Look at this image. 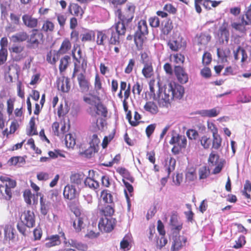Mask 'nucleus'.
<instances>
[{"mask_svg":"<svg viewBox=\"0 0 251 251\" xmlns=\"http://www.w3.org/2000/svg\"><path fill=\"white\" fill-rule=\"evenodd\" d=\"M126 29L123 24L116 23L115 26L102 31H98L97 43L105 46L106 44L116 45L119 44V35H124Z\"/></svg>","mask_w":251,"mask_h":251,"instance_id":"nucleus-1","label":"nucleus"},{"mask_svg":"<svg viewBox=\"0 0 251 251\" xmlns=\"http://www.w3.org/2000/svg\"><path fill=\"white\" fill-rule=\"evenodd\" d=\"M154 82L150 81L149 83L150 93L151 95H153V100H157L158 104L161 107H168L170 105V95L167 93V88H165L163 93V88L161 87L160 83L158 82V91L157 94H155L154 88Z\"/></svg>","mask_w":251,"mask_h":251,"instance_id":"nucleus-2","label":"nucleus"},{"mask_svg":"<svg viewBox=\"0 0 251 251\" xmlns=\"http://www.w3.org/2000/svg\"><path fill=\"white\" fill-rule=\"evenodd\" d=\"M127 10L126 14H123L121 9H118L115 11V15L119 21L116 23L123 24L124 29L126 30V26L130 23L134 17L135 7L134 5L127 4Z\"/></svg>","mask_w":251,"mask_h":251,"instance_id":"nucleus-3","label":"nucleus"},{"mask_svg":"<svg viewBox=\"0 0 251 251\" xmlns=\"http://www.w3.org/2000/svg\"><path fill=\"white\" fill-rule=\"evenodd\" d=\"M148 34L147 22L144 20H141L138 23L137 28L134 35V42L137 47L143 46L145 36Z\"/></svg>","mask_w":251,"mask_h":251,"instance_id":"nucleus-4","label":"nucleus"},{"mask_svg":"<svg viewBox=\"0 0 251 251\" xmlns=\"http://www.w3.org/2000/svg\"><path fill=\"white\" fill-rule=\"evenodd\" d=\"M38 31L37 29H33L31 34L28 35L26 41V47L27 48L33 50L38 48L40 45L39 39L43 38V34L42 33H38Z\"/></svg>","mask_w":251,"mask_h":251,"instance_id":"nucleus-5","label":"nucleus"},{"mask_svg":"<svg viewBox=\"0 0 251 251\" xmlns=\"http://www.w3.org/2000/svg\"><path fill=\"white\" fill-rule=\"evenodd\" d=\"M167 93L170 95V99H180L184 94V88L178 84L171 82L168 85Z\"/></svg>","mask_w":251,"mask_h":251,"instance_id":"nucleus-6","label":"nucleus"},{"mask_svg":"<svg viewBox=\"0 0 251 251\" xmlns=\"http://www.w3.org/2000/svg\"><path fill=\"white\" fill-rule=\"evenodd\" d=\"M116 220L115 218H100L98 226L101 231L110 232L114 228Z\"/></svg>","mask_w":251,"mask_h":251,"instance_id":"nucleus-7","label":"nucleus"},{"mask_svg":"<svg viewBox=\"0 0 251 251\" xmlns=\"http://www.w3.org/2000/svg\"><path fill=\"white\" fill-rule=\"evenodd\" d=\"M172 240L171 251H178L185 245L187 238L183 236L176 235L173 236Z\"/></svg>","mask_w":251,"mask_h":251,"instance_id":"nucleus-8","label":"nucleus"},{"mask_svg":"<svg viewBox=\"0 0 251 251\" xmlns=\"http://www.w3.org/2000/svg\"><path fill=\"white\" fill-rule=\"evenodd\" d=\"M79 192L73 185L68 184L64 189L63 195L65 199L72 200L77 198Z\"/></svg>","mask_w":251,"mask_h":251,"instance_id":"nucleus-9","label":"nucleus"},{"mask_svg":"<svg viewBox=\"0 0 251 251\" xmlns=\"http://www.w3.org/2000/svg\"><path fill=\"white\" fill-rule=\"evenodd\" d=\"M69 79L65 76H62L57 78L56 85L58 90L63 93L68 92L70 89L69 85Z\"/></svg>","mask_w":251,"mask_h":251,"instance_id":"nucleus-10","label":"nucleus"},{"mask_svg":"<svg viewBox=\"0 0 251 251\" xmlns=\"http://www.w3.org/2000/svg\"><path fill=\"white\" fill-rule=\"evenodd\" d=\"M78 84L82 93H87L89 90L90 82L86 79L84 73H81L77 76Z\"/></svg>","mask_w":251,"mask_h":251,"instance_id":"nucleus-11","label":"nucleus"},{"mask_svg":"<svg viewBox=\"0 0 251 251\" xmlns=\"http://www.w3.org/2000/svg\"><path fill=\"white\" fill-rule=\"evenodd\" d=\"M174 73L177 80L180 83L182 84H185L188 81V75L185 72L182 67L179 66H175L174 69Z\"/></svg>","mask_w":251,"mask_h":251,"instance_id":"nucleus-12","label":"nucleus"},{"mask_svg":"<svg viewBox=\"0 0 251 251\" xmlns=\"http://www.w3.org/2000/svg\"><path fill=\"white\" fill-rule=\"evenodd\" d=\"M24 24L30 28L36 29L38 25V19L32 17L31 15L25 14L22 16Z\"/></svg>","mask_w":251,"mask_h":251,"instance_id":"nucleus-13","label":"nucleus"},{"mask_svg":"<svg viewBox=\"0 0 251 251\" xmlns=\"http://www.w3.org/2000/svg\"><path fill=\"white\" fill-rule=\"evenodd\" d=\"M170 225L172 226V229L177 232H179L182 228V223L178 220L177 214L175 211L172 213Z\"/></svg>","mask_w":251,"mask_h":251,"instance_id":"nucleus-14","label":"nucleus"},{"mask_svg":"<svg viewBox=\"0 0 251 251\" xmlns=\"http://www.w3.org/2000/svg\"><path fill=\"white\" fill-rule=\"evenodd\" d=\"M46 241L45 246L48 248L58 246L61 243L60 236L57 234L48 236L46 239Z\"/></svg>","mask_w":251,"mask_h":251,"instance_id":"nucleus-15","label":"nucleus"},{"mask_svg":"<svg viewBox=\"0 0 251 251\" xmlns=\"http://www.w3.org/2000/svg\"><path fill=\"white\" fill-rule=\"evenodd\" d=\"M24 216V223L28 227H32L35 226V215L33 211H25L23 215Z\"/></svg>","mask_w":251,"mask_h":251,"instance_id":"nucleus-16","label":"nucleus"},{"mask_svg":"<svg viewBox=\"0 0 251 251\" xmlns=\"http://www.w3.org/2000/svg\"><path fill=\"white\" fill-rule=\"evenodd\" d=\"M114 212V204H106L100 209V214L101 218L105 217V218H113L112 216Z\"/></svg>","mask_w":251,"mask_h":251,"instance_id":"nucleus-17","label":"nucleus"},{"mask_svg":"<svg viewBox=\"0 0 251 251\" xmlns=\"http://www.w3.org/2000/svg\"><path fill=\"white\" fill-rule=\"evenodd\" d=\"M220 113V110L217 108H214L211 109L201 110L197 111L196 114L201 115L202 117H215Z\"/></svg>","mask_w":251,"mask_h":251,"instance_id":"nucleus-18","label":"nucleus"},{"mask_svg":"<svg viewBox=\"0 0 251 251\" xmlns=\"http://www.w3.org/2000/svg\"><path fill=\"white\" fill-rule=\"evenodd\" d=\"M251 25V19H246L245 16H243L239 23H233L232 26L236 30L243 31L245 29V25Z\"/></svg>","mask_w":251,"mask_h":251,"instance_id":"nucleus-19","label":"nucleus"},{"mask_svg":"<svg viewBox=\"0 0 251 251\" xmlns=\"http://www.w3.org/2000/svg\"><path fill=\"white\" fill-rule=\"evenodd\" d=\"M229 33L228 29L226 27H221L219 30L218 37L219 42L221 44H224V41L226 43L229 40Z\"/></svg>","mask_w":251,"mask_h":251,"instance_id":"nucleus-20","label":"nucleus"},{"mask_svg":"<svg viewBox=\"0 0 251 251\" xmlns=\"http://www.w3.org/2000/svg\"><path fill=\"white\" fill-rule=\"evenodd\" d=\"M213 140L212 148L215 150H218L221 146L222 138L218 133L217 129L214 127V130H212Z\"/></svg>","mask_w":251,"mask_h":251,"instance_id":"nucleus-21","label":"nucleus"},{"mask_svg":"<svg viewBox=\"0 0 251 251\" xmlns=\"http://www.w3.org/2000/svg\"><path fill=\"white\" fill-rule=\"evenodd\" d=\"M176 164V160L173 157H170L169 161V165L166 163V165L167 166L166 168V171L167 172V177H163L161 179V183L163 184L164 182H166L167 181V177H169L171 172H172L175 169Z\"/></svg>","mask_w":251,"mask_h":251,"instance_id":"nucleus-22","label":"nucleus"},{"mask_svg":"<svg viewBox=\"0 0 251 251\" xmlns=\"http://www.w3.org/2000/svg\"><path fill=\"white\" fill-rule=\"evenodd\" d=\"M69 12L74 16L81 17L83 11L81 7L77 4L71 3L68 7Z\"/></svg>","mask_w":251,"mask_h":251,"instance_id":"nucleus-23","label":"nucleus"},{"mask_svg":"<svg viewBox=\"0 0 251 251\" xmlns=\"http://www.w3.org/2000/svg\"><path fill=\"white\" fill-rule=\"evenodd\" d=\"M123 182L124 184V185L126 187V189L124 190L125 195V197L126 198V200L127 201V205L128 208H130L131 204L130 202V198L129 197L127 194V191L128 192V193L130 194V196H132V193L133 192V187L131 184H130L129 182L126 181L124 179H123Z\"/></svg>","mask_w":251,"mask_h":251,"instance_id":"nucleus-24","label":"nucleus"},{"mask_svg":"<svg viewBox=\"0 0 251 251\" xmlns=\"http://www.w3.org/2000/svg\"><path fill=\"white\" fill-rule=\"evenodd\" d=\"M28 35L25 31H21L13 35L11 40L14 43L23 42L27 41Z\"/></svg>","mask_w":251,"mask_h":251,"instance_id":"nucleus-25","label":"nucleus"},{"mask_svg":"<svg viewBox=\"0 0 251 251\" xmlns=\"http://www.w3.org/2000/svg\"><path fill=\"white\" fill-rule=\"evenodd\" d=\"M40 204L41 214L44 216L46 215L49 210L50 205V202L46 201V200L44 199L43 195H40Z\"/></svg>","mask_w":251,"mask_h":251,"instance_id":"nucleus-26","label":"nucleus"},{"mask_svg":"<svg viewBox=\"0 0 251 251\" xmlns=\"http://www.w3.org/2000/svg\"><path fill=\"white\" fill-rule=\"evenodd\" d=\"M25 161L23 157L22 156H14L11 157L8 161V163L10 165L17 166L21 167L25 164Z\"/></svg>","mask_w":251,"mask_h":251,"instance_id":"nucleus-27","label":"nucleus"},{"mask_svg":"<svg viewBox=\"0 0 251 251\" xmlns=\"http://www.w3.org/2000/svg\"><path fill=\"white\" fill-rule=\"evenodd\" d=\"M144 68L142 71L143 75L146 78L151 77L153 71L152 62L144 64Z\"/></svg>","mask_w":251,"mask_h":251,"instance_id":"nucleus-28","label":"nucleus"},{"mask_svg":"<svg viewBox=\"0 0 251 251\" xmlns=\"http://www.w3.org/2000/svg\"><path fill=\"white\" fill-rule=\"evenodd\" d=\"M0 193L3 198L7 201L10 200L12 198L11 190L7 188V185L0 184Z\"/></svg>","mask_w":251,"mask_h":251,"instance_id":"nucleus-29","label":"nucleus"},{"mask_svg":"<svg viewBox=\"0 0 251 251\" xmlns=\"http://www.w3.org/2000/svg\"><path fill=\"white\" fill-rule=\"evenodd\" d=\"M100 196L103 201L107 204H114L113 203V196L108 190H103L101 192Z\"/></svg>","mask_w":251,"mask_h":251,"instance_id":"nucleus-30","label":"nucleus"},{"mask_svg":"<svg viewBox=\"0 0 251 251\" xmlns=\"http://www.w3.org/2000/svg\"><path fill=\"white\" fill-rule=\"evenodd\" d=\"M71 48V44L68 39L64 40L61 44V47L57 51V54L66 53Z\"/></svg>","mask_w":251,"mask_h":251,"instance_id":"nucleus-31","label":"nucleus"},{"mask_svg":"<svg viewBox=\"0 0 251 251\" xmlns=\"http://www.w3.org/2000/svg\"><path fill=\"white\" fill-rule=\"evenodd\" d=\"M146 111L152 114H156L158 110L156 104L152 101L147 102L144 106Z\"/></svg>","mask_w":251,"mask_h":251,"instance_id":"nucleus-32","label":"nucleus"},{"mask_svg":"<svg viewBox=\"0 0 251 251\" xmlns=\"http://www.w3.org/2000/svg\"><path fill=\"white\" fill-rule=\"evenodd\" d=\"M83 177V173H75L71 175L70 180L71 183L78 185L81 183Z\"/></svg>","mask_w":251,"mask_h":251,"instance_id":"nucleus-33","label":"nucleus"},{"mask_svg":"<svg viewBox=\"0 0 251 251\" xmlns=\"http://www.w3.org/2000/svg\"><path fill=\"white\" fill-rule=\"evenodd\" d=\"M71 57L69 55H65L60 61L59 69L60 72H64L67 68L69 61Z\"/></svg>","mask_w":251,"mask_h":251,"instance_id":"nucleus-34","label":"nucleus"},{"mask_svg":"<svg viewBox=\"0 0 251 251\" xmlns=\"http://www.w3.org/2000/svg\"><path fill=\"white\" fill-rule=\"evenodd\" d=\"M83 219L81 217H78L73 222V226L76 232H79L83 228Z\"/></svg>","mask_w":251,"mask_h":251,"instance_id":"nucleus-35","label":"nucleus"},{"mask_svg":"<svg viewBox=\"0 0 251 251\" xmlns=\"http://www.w3.org/2000/svg\"><path fill=\"white\" fill-rule=\"evenodd\" d=\"M84 184L86 186H88L90 188L94 189H97L99 187V182L90 177H87L85 179Z\"/></svg>","mask_w":251,"mask_h":251,"instance_id":"nucleus-36","label":"nucleus"},{"mask_svg":"<svg viewBox=\"0 0 251 251\" xmlns=\"http://www.w3.org/2000/svg\"><path fill=\"white\" fill-rule=\"evenodd\" d=\"M65 142L68 148H73L75 145V140L71 134H68L66 135Z\"/></svg>","mask_w":251,"mask_h":251,"instance_id":"nucleus-37","label":"nucleus"},{"mask_svg":"<svg viewBox=\"0 0 251 251\" xmlns=\"http://www.w3.org/2000/svg\"><path fill=\"white\" fill-rule=\"evenodd\" d=\"M96 109L97 110V114L100 115L102 116L106 117L107 111L106 108L101 103H98L96 105Z\"/></svg>","mask_w":251,"mask_h":251,"instance_id":"nucleus-38","label":"nucleus"},{"mask_svg":"<svg viewBox=\"0 0 251 251\" xmlns=\"http://www.w3.org/2000/svg\"><path fill=\"white\" fill-rule=\"evenodd\" d=\"M4 239L6 240H11L15 238L13 232V229L6 226L4 229Z\"/></svg>","mask_w":251,"mask_h":251,"instance_id":"nucleus-39","label":"nucleus"},{"mask_svg":"<svg viewBox=\"0 0 251 251\" xmlns=\"http://www.w3.org/2000/svg\"><path fill=\"white\" fill-rule=\"evenodd\" d=\"M54 27V24L51 21L47 20L43 25L42 30L45 32H51L53 30Z\"/></svg>","mask_w":251,"mask_h":251,"instance_id":"nucleus-40","label":"nucleus"},{"mask_svg":"<svg viewBox=\"0 0 251 251\" xmlns=\"http://www.w3.org/2000/svg\"><path fill=\"white\" fill-rule=\"evenodd\" d=\"M173 28V26L172 25V22L170 21H168L165 22L164 25L162 27L161 32L164 35H167L171 32Z\"/></svg>","mask_w":251,"mask_h":251,"instance_id":"nucleus-41","label":"nucleus"},{"mask_svg":"<svg viewBox=\"0 0 251 251\" xmlns=\"http://www.w3.org/2000/svg\"><path fill=\"white\" fill-rule=\"evenodd\" d=\"M201 144L203 147L204 149H208L210 145L211 140L209 137H208L207 136H203L200 139Z\"/></svg>","mask_w":251,"mask_h":251,"instance_id":"nucleus-42","label":"nucleus"},{"mask_svg":"<svg viewBox=\"0 0 251 251\" xmlns=\"http://www.w3.org/2000/svg\"><path fill=\"white\" fill-rule=\"evenodd\" d=\"M199 173L200 179H203L206 178L210 174V171L209 169H207L206 166H204L200 169Z\"/></svg>","mask_w":251,"mask_h":251,"instance_id":"nucleus-43","label":"nucleus"},{"mask_svg":"<svg viewBox=\"0 0 251 251\" xmlns=\"http://www.w3.org/2000/svg\"><path fill=\"white\" fill-rule=\"evenodd\" d=\"M211 36L209 34H201L199 38V44L206 45L211 40Z\"/></svg>","mask_w":251,"mask_h":251,"instance_id":"nucleus-44","label":"nucleus"},{"mask_svg":"<svg viewBox=\"0 0 251 251\" xmlns=\"http://www.w3.org/2000/svg\"><path fill=\"white\" fill-rule=\"evenodd\" d=\"M236 244L233 246V248L238 249L242 248L246 244L245 237L240 235L238 240L235 241Z\"/></svg>","mask_w":251,"mask_h":251,"instance_id":"nucleus-45","label":"nucleus"},{"mask_svg":"<svg viewBox=\"0 0 251 251\" xmlns=\"http://www.w3.org/2000/svg\"><path fill=\"white\" fill-rule=\"evenodd\" d=\"M186 135L190 140H196L199 136L198 132L193 129H189L186 131Z\"/></svg>","mask_w":251,"mask_h":251,"instance_id":"nucleus-46","label":"nucleus"},{"mask_svg":"<svg viewBox=\"0 0 251 251\" xmlns=\"http://www.w3.org/2000/svg\"><path fill=\"white\" fill-rule=\"evenodd\" d=\"M96 151V146L90 145V147L84 151L83 154L87 158H90L92 156V154Z\"/></svg>","mask_w":251,"mask_h":251,"instance_id":"nucleus-47","label":"nucleus"},{"mask_svg":"<svg viewBox=\"0 0 251 251\" xmlns=\"http://www.w3.org/2000/svg\"><path fill=\"white\" fill-rule=\"evenodd\" d=\"M7 50H0V65H2L5 63L7 59Z\"/></svg>","mask_w":251,"mask_h":251,"instance_id":"nucleus-48","label":"nucleus"},{"mask_svg":"<svg viewBox=\"0 0 251 251\" xmlns=\"http://www.w3.org/2000/svg\"><path fill=\"white\" fill-rule=\"evenodd\" d=\"M50 178V174L47 172H41L37 174V178L40 181H46Z\"/></svg>","mask_w":251,"mask_h":251,"instance_id":"nucleus-49","label":"nucleus"},{"mask_svg":"<svg viewBox=\"0 0 251 251\" xmlns=\"http://www.w3.org/2000/svg\"><path fill=\"white\" fill-rule=\"evenodd\" d=\"M150 25L152 27H157L160 25V21L156 16L151 17L149 20Z\"/></svg>","mask_w":251,"mask_h":251,"instance_id":"nucleus-50","label":"nucleus"},{"mask_svg":"<svg viewBox=\"0 0 251 251\" xmlns=\"http://www.w3.org/2000/svg\"><path fill=\"white\" fill-rule=\"evenodd\" d=\"M168 45L172 51H177L179 48V43L176 40L170 41Z\"/></svg>","mask_w":251,"mask_h":251,"instance_id":"nucleus-51","label":"nucleus"},{"mask_svg":"<svg viewBox=\"0 0 251 251\" xmlns=\"http://www.w3.org/2000/svg\"><path fill=\"white\" fill-rule=\"evenodd\" d=\"M212 60L211 55L210 53L205 52L202 56V63L204 65H208Z\"/></svg>","mask_w":251,"mask_h":251,"instance_id":"nucleus-52","label":"nucleus"},{"mask_svg":"<svg viewBox=\"0 0 251 251\" xmlns=\"http://www.w3.org/2000/svg\"><path fill=\"white\" fill-rule=\"evenodd\" d=\"M56 15L60 26L61 27H63L65 24V22L67 19V16L64 14H58Z\"/></svg>","mask_w":251,"mask_h":251,"instance_id":"nucleus-53","label":"nucleus"},{"mask_svg":"<svg viewBox=\"0 0 251 251\" xmlns=\"http://www.w3.org/2000/svg\"><path fill=\"white\" fill-rule=\"evenodd\" d=\"M201 75L205 78H209L211 76V72L209 68L204 67L201 71Z\"/></svg>","mask_w":251,"mask_h":251,"instance_id":"nucleus-54","label":"nucleus"},{"mask_svg":"<svg viewBox=\"0 0 251 251\" xmlns=\"http://www.w3.org/2000/svg\"><path fill=\"white\" fill-rule=\"evenodd\" d=\"M25 223L22 221L21 222L18 223L17 225V228L18 230L23 235H25L26 231Z\"/></svg>","mask_w":251,"mask_h":251,"instance_id":"nucleus-55","label":"nucleus"},{"mask_svg":"<svg viewBox=\"0 0 251 251\" xmlns=\"http://www.w3.org/2000/svg\"><path fill=\"white\" fill-rule=\"evenodd\" d=\"M135 65V60L134 59L129 60L128 64L125 70V72L126 74H130L134 66Z\"/></svg>","mask_w":251,"mask_h":251,"instance_id":"nucleus-56","label":"nucleus"},{"mask_svg":"<svg viewBox=\"0 0 251 251\" xmlns=\"http://www.w3.org/2000/svg\"><path fill=\"white\" fill-rule=\"evenodd\" d=\"M219 158V156L217 154L211 152L208 158V161L212 164H216Z\"/></svg>","mask_w":251,"mask_h":251,"instance_id":"nucleus-57","label":"nucleus"},{"mask_svg":"<svg viewBox=\"0 0 251 251\" xmlns=\"http://www.w3.org/2000/svg\"><path fill=\"white\" fill-rule=\"evenodd\" d=\"M24 198L25 201L28 204H31V199L32 197V195L30 190L25 191L24 193Z\"/></svg>","mask_w":251,"mask_h":251,"instance_id":"nucleus-58","label":"nucleus"},{"mask_svg":"<svg viewBox=\"0 0 251 251\" xmlns=\"http://www.w3.org/2000/svg\"><path fill=\"white\" fill-rule=\"evenodd\" d=\"M143 89L142 86H141L139 82H136L132 88V92L134 94H137L140 95Z\"/></svg>","mask_w":251,"mask_h":251,"instance_id":"nucleus-59","label":"nucleus"},{"mask_svg":"<svg viewBox=\"0 0 251 251\" xmlns=\"http://www.w3.org/2000/svg\"><path fill=\"white\" fill-rule=\"evenodd\" d=\"M181 140V135L177 134L176 136L173 135L170 141H169V143L171 145H178L179 142Z\"/></svg>","mask_w":251,"mask_h":251,"instance_id":"nucleus-60","label":"nucleus"},{"mask_svg":"<svg viewBox=\"0 0 251 251\" xmlns=\"http://www.w3.org/2000/svg\"><path fill=\"white\" fill-rule=\"evenodd\" d=\"M94 36L93 32H86L82 35L81 40L82 41H89L92 40V37Z\"/></svg>","mask_w":251,"mask_h":251,"instance_id":"nucleus-61","label":"nucleus"},{"mask_svg":"<svg viewBox=\"0 0 251 251\" xmlns=\"http://www.w3.org/2000/svg\"><path fill=\"white\" fill-rule=\"evenodd\" d=\"M155 128V126L154 124L149 125L146 129V133L148 137H150L153 133Z\"/></svg>","mask_w":251,"mask_h":251,"instance_id":"nucleus-62","label":"nucleus"},{"mask_svg":"<svg viewBox=\"0 0 251 251\" xmlns=\"http://www.w3.org/2000/svg\"><path fill=\"white\" fill-rule=\"evenodd\" d=\"M0 50H7V47L8 46V40L6 37H3L1 38L0 41Z\"/></svg>","mask_w":251,"mask_h":251,"instance_id":"nucleus-63","label":"nucleus"},{"mask_svg":"<svg viewBox=\"0 0 251 251\" xmlns=\"http://www.w3.org/2000/svg\"><path fill=\"white\" fill-rule=\"evenodd\" d=\"M164 10L172 14H175L176 12V8L171 4H167L164 7Z\"/></svg>","mask_w":251,"mask_h":251,"instance_id":"nucleus-64","label":"nucleus"}]
</instances>
